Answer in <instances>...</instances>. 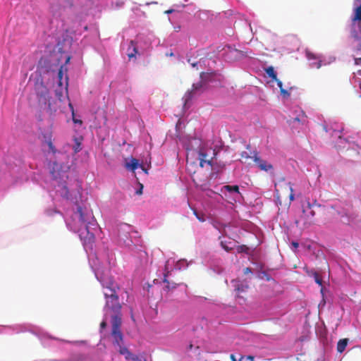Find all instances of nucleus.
<instances>
[{
  "instance_id": "obj_41",
  "label": "nucleus",
  "mask_w": 361,
  "mask_h": 361,
  "mask_svg": "<svg viewBox=\"0 0 361 361\" xmlns=\"http://www.w3.org/2000/svg\"><path fill=\"white\" fill-rule=\"evenodd\" d=\"M240 250L241 252H247V251L248 250V247L246 245H241L240 247Z\"/></svg>"
},
{
  "instance_id": "obj_44",
  "label": "nucleus",
  "mask_w": 361,
  "mask_h": 361,
  "mask_svg": "<svg viewBox=\"0 0 361 361\" xmlns=\"http://www.w3.org/2000/svg\"><path fill=\"white\" fill-rule=\"evenodd\" d=\"M275 81L276 82L277 85L280 88V90H281V88H283L282 81H281L279 79H278V80H275Z\"/></svg>"
},
{
  "instance_id": "obj_17",
  "label": "nucleus",
  "mask_w": 361,
  "mask_h": 361,
  "mask_svg": "<svg viewBox=\"0 0 361 361\" xmlns=\"http://www.w3.org/2000/svg\"><path fill=\"white\" fill-rule=\"evenodd\" d=\"M122 49L125 51L126 54L129 59L135 58L136 54H138V48L137 43L134 40L127 41L122 44Z\"/></svg>"
},
{
  "instance_id": "obj_16",
  "label": "nucleus",
  "mask_w": 361,
  "mask_h": 361,
  "mask_svg": "<svg viewBox=\"0 0 361 361\" xmlns=\"http://www.w3.org/2000/svg\"><path fill=\"white\" fill-rule=\"evenodd\" d=\"M30 324H14L10 326H3L0 329V334H19L23 332L29 331Z\"/></svg>"
},
{
  "instance_id": "obj_14",
  "label": "nucleus",
  "mask_w": 361,
  "mask_h": 361,
  "mask_svg": "<svg viewBox=\"0 0 361 361\" xmlns=\"http://www.w3.org/2000/svg\"><path fill=\"white\" fill-rule=\"evenodd\" d=\"M112 331L111 336L113 338V343H118L123 340V334L121 331L120 327L121 319L119 316L115 313L111 316Z\"/></svg>"
},
{
  "instance_id": "obj_15",
  "label": "nucleus",
  "mask_w": 361,
  "mask_h": 361,
  "mask_svg": "<svg viewBox=\"0 0 361 361\" xmlns=\"http://www.w3.org/2000/svg\"><path fill=\"white\" fill-rule=\"evenodd\" d=\"M121 355H124L126 360L131 361H144L143 357H139L129 351V350L123 345V341L118 343H113Z\"/></svg>"
},
{
  "instance_id": "obj_27",
  "label": "nucleus",
  "mask_w": 361,
  "mask_h": 361,
  "mask_svg": "<svg viewBox=\"0 0 361 361\" xmlns=\"http://www.w3.org/2000/svg\"><path fill=\"white\" fill-rule=\"evenodd\" d=\"M265 73L272 80H278L277 73L273 66H269L265 68Z\"/></svg>"
},
{
  "instance_id": "obj_47",
  "label": "nucleus",
  "mask_w": 361,
  "mask_h": 361,
  "mask_svg": "<svg viewBox=\"0 0 361 361\" xmlns=\"http://www.w3.org/2000/svg\"><path fill=\"white\" fill-rule=\"evenodd\" d=\"M263 275H264L267 277V281H269L270 276L269 274H267L265 271H262V273Z\"/></svg>"
},
{
  "instance_id": "obj_28",
  "label": "nucleus",
  "mask_w": 361,
  "mask_h": 361,
  "mask_svg": "<svg viewBox=\"0 0 361 361\" xmlns=\"http://www.w3.org/2000/svg\"><path fill=\"white\" fill-rule=\"evenodd\" d=\"M348 338L340 339L337 343V351L340 353H342L345 350V349L348 345Z\"/></svg>"
},
{
  "instance_id": "obj_19",
  "label": "nucleus",
  "mask_w": 361,
  "mask_h": 361,
  "mask_svg": "<svg viewBox=\"0 0 361 361\" xmlns=\"http://www.w3.org/2000/svg\"><path fill=\"white\" fill-rule=\"evenodd\" d=\"M39 139L41 141L42 147L44 149V142L53 139V133L51 128H47L41 129Z\"/></svg>"
},
{
  "instance_id": "obj_53",
  "label": "nucleus",
  "mask_w": 361,
  "mask_h": 361,
  "mask_svg": "<svg viewBox=\"0 0 361 361\" xmlns=\"http://www.w3.org/2000/svg\"><path fill=\"white\" fill-rule=\"evenodd\" d=\"M308 207H309L310 208H311L312 204H311V203H310V202H308Z\"/></svg>"
},
{
  "instance_id": "obj_39",
  "label": "nucleus",
  "mask_w": 361,
  "mask_h": 361,
  "mask_svg": "<svg viewBox=\"0 0 361 361\" xmlns=\"http://www.w3.org/2000/svg\"><path fill=\"white\" fill-rule=\"evenodd\" d=\"M123 1L121 0H118L115 2V8H120L123 6Z\"/></svg>"
},
{
  "instance_id": "obj_20",
  "label": "nucleus",
  "mask_w": 361,
  "mask_h": 361,
  "mask_svg": "<svg viewBox=\"0 0 361 361\" xmlns=\"http://www.w3.org/2000/svg\"><path fill=\"white\" fill-rule=\"evenodd\" d=\"M306 56L310 61V66L311 68H319L323 64H326V63H323L320 59L317 58L312 53L307 52Z\"/></svg>"
},
{
  "instance_id": "obj_40",
  "label": "nucleus",
  "mask_w": 361,
  "mask_h": 361,
  "mask_svg": "<svg viewBox=\"0 0 361 361\" xmlns=\"http://www.w3.org/2000/svg\"><path fill=\"white\" fill-rule=\"evenodd\" d=\"M221 247L226 251H229L231 250V247L226 245L223 241L221 242Z\"/></svg>"
},
{
  "instance_id": "obj_54",
  "label": "nucleus",
  "mask_w": 361,
  "mask_h": 361,
  "mask_svg": "<svg viewBox=\"0 0 361 361\" xmlns=\"http://www.w3.org/2000/svg\"><path fill=\"white\" fill-rule=\"evenodd\" d=\"M188 0H184V2H185V3H186V2H188Z\"/></svg>"
},
{
  "instance_id": "obj_24",
  "label": "nucleus",
  "mask_w": 361,
  "mask_h": 361,
  "mask_svg": "<svg viewBox=\"0 0 361 361\" xmlns=\"http://www.w3.org/2000/svg\"><path fill=\"white\" fill-rule=\"evenodd\" d=\"M185 4H175L172 5V6L167 11H165V13L167 15L172 13H179L183 10H185Z\"/></svg>"
},
{
  "instance_id": "obj_46",
  "label": "nucleus",
  "mask_w": 361,
  "mask_h": 361,
  "mask_svg": "<svg viewBox=\"0 0 361 361\" xmlns=\"http://www.w3.org/2000/svg\"><path fill=\"white\" fill-rule=\"evenodd\" d=\"M247 359L250 361H255V357L252 355H247Z\"/></svg>"
},
{
  "instance_id": "obj_38",
  "label": "nucleus",
  "mask_w": 361,
  "mask_h": 361,
  "mask_svg": "<svg viewBox=\"0 0 361 361\" xmlns=\"http://www.w3.org/2000/svg\"><path fill=\"white\" fill-rule=\"evenodd\" d=\"M107 326V322L105 319H103V321L100 324V331L102 332L103 329H106Z\"/></svg>"
},
{
  "instance_id": "obj_29",
  "label": "nucleus",
  "mask_w": 361,
  "mask_h": 361,
  "mask_svg": "<svg viewBox=\"0 0 361 361\" xmlns=\"http://www.w3.org/2000/svg\"><path fill=\"white\" fill-rule=\"evenodd\" d=\"M338 215L341 217V221L343 224H350L351 222L350 216L348 214V212L346 210H343L341 212H338Z\"/></svg>"
},
{
  "instance_id": "obj_43",
  "label": "nucleus",
  "mask_w": 361,
  "mask_h": 361,
  "mask_svg": "<svg viewBox=\"0 0 361 361\" xmlns=\"http://www.w3.org/2000/svg\"><path fill=\"white\" fill-rule=\"evenodd\" d=\"M291 247L297 249L299 247V243L296 241H293L291 243Z\"/></svg>"
},
{
  "instance_id": "obj_55",
  "label": "nucleus",
  "mask_w": 361,
  "mask_h": 361,
  "mask_svg": "<svg viewBox=\"0 0 361 361\" xmlns=\"http://www.w3.org/2000/svg\"><path fill=\"white\" fill-rule=\"evenodd\" d=\"M144 361H146V360H144Z\"/></svg>"
},
{
  "instance_id": "obj_6",
  "label": "nucleus",
  "mask_w": 361,
  "mask_h": 361,
  "mask_svg": "<svg viewBox=\"0 0 361 361\" xmlns=\"http://www.w3.org/2000/svg\"><path fill=\"white\" fill-rule=\"evenodd\" d=\"M189 265L186 259H180L176 262L173 259H169L166 260L164 269L163 272L161 273V276L160 279H154V283H164V286H163V289L164 291H171L176 289L177 287L180 288L181 290H185L187 286L185 283H176L173 281H169L168 278L171 275V271H173L174 266L175 269L182 270L186 269Z\"/></svg>"
},
{
  "instance_id": "obj_18",
  "label": "nucleus",
  "mask_w": 361,
  "mask_h": 361,
  "mask_svg": "<svg viewBox=\"0 0 361 361\" xmlns=\"http://www.w3.org/2000/svg\"><path fill=\"white\" fill-rule=\"evenodd\" d=\"M126 168L130 171L134 172L136 169L140 168L146 174L148 173L147 169L139 162L137 159L131 158L130 160L126 163Z\"/></svg>"
},
{
  "instance_id": "obj_50",
  "label": "nucleus",
  "mask_w": 361,
  "mask_h": 361,
  "mask_svg": "<svg viewBox=\"0 0 361 361\" xmlns=\"http://www.w3.org/2000/svg\"><path fill=\"white\" fill-rule=\"evenodd\" d=\"M173 55H174V54L173 51L166 54V56H173Z\"/></svg>"
},
{
  "instance_id": "obj_48",
  "label": "nucleus",
  "mask_w": 361,
  "mask_h": 361,
  "mask_svg": "<svg viewBox=\"0 0 361 361\" xmlns=\"http://www.w3.org/2000/svg\"><path fill=\"white\" fill-rule=\"evenodd\" d=\"M249 272H252V269L250 268V267H247L245 269V274H247V273H249Z\"/></svg>"
},
{
  "instance_id": "obj_36",
  "label": "nucleus",
  "mask_w": 361,
  "mask_h": 361,
  "mask_svg": "<svg viewBox=\"0 0 361 361\" xmlns=\"http://www.w3.org/2000/svg\"><path fill=\"white\" fill-rule=\"evenodd\" d=\"M280 92H281V94L284 98H288L290 96V93L287 90H286L284 88H281V90H280Z\"/></svg>"
},
{
  "instance_id": "obj_37",
  "label": "nucleus",
  "mask_w": 361,
  "mask_h": 361,
  "mask_svg": "<svg viewBox=\"0 0 361 361\" xmlns=\"http://www.w3.org/2000/svg\"><path fill=\"white\" fill-rule=\"evenodd\" d=\"M142 190H143V185L142 183H138V188L136 189L135 190V194L136 195H142Z\"/></svg>"
},
{
  "instance_id": "obj_23",
  "label": "nucleus",
  "mask_w": 361,
  "mask_h": 361,
  "mask_svg": "<svg viewBox=\"0 0 361 361\" xmlns=\"http://www.w3.org/2000/svg\"><path fill=\"white\" fill-rule=\"evenodd\" d=\"M73 145L72 146V149L74 154H77L80 152L82 150V141L83 137L82 136H74L73 138Z\"/></svg>"
},
{
  "instance_id": "obj_49",
  "label": "nucleus",
  "mask_w": 361,
  "mask_h": 361,
  "mask_svg": "<svg viewBox=\"0 0 361 361\" xmlns=\"http://www.w3.org/2000/svg\"><path fill=\"white\" fill-rule=\"evenodd\" d=\"M288 185H289V187H290V193H294V190H293L292 184L290 183H289Z\"/></svg>"
},
{
  "instance_id": "obj_35",
  "label": "nucleus",
  "mask_w": 361,
  "mask_h": 361,
  "mask_svg": "<svg viewBox=\"0 0 361 361\" xmlns=\"http://www.w3.org/2000/svg\"><path fill=\"white\" fill-rule=\"evenodd\" d=\"M99 0H97V1H94V0H87V6H90L91 8L92 6H94L96 8H97L99 5Z\"/></svg>"
},
{
  "instance_id": "obj_21",
  "label": "nucleus",
  "mask_w": 361,
  "mask_h": 361,
  "mask_svg": "<svg viewBox=\"0 0 361 361\" xmlns=\"http://www.w3.org/2000/svg\"><path fill=\"white\" fill-rule=\"evenodd\" d=\"M232 286L234 288V290L238 293H244L248 288V286L246 283L241 281L238 279H233L231 281Z\"/></svg>"
},
{
  "instance_id": "obj_51",
  "label": "nucleus",
  "mask_w": 361,
  "mask_h": 361,
  "mask_svg": "<svg viewBox=\"0 0 361 361\" xmlns=\"http://www.w3.org/2000/svg\"><path fill=\"white\" fill-rule=\"evenodd\" d=\"M310 214H311V216H314V212L312 211V212H310Z\"/></svg>"
},
{
  "instance_id": "obj_52",
  "label": "nucleus",
  "mask_w": 361,
  "mask_h": 361,
  "mask_svg": "<svg viewBox=\"0 0 361 361\" xmlns=\"http://www.w3.org/2000/svg\"><path fill=\"white\" fill-rule=\"evenodd\" d=\"M200 299H204V300H207V298H202V297H199Z\"/></svg>"
},
{
  "instance_id": "obj_8",
  "label": "nucleus",
  "mask_w": 361,
  "mask_h": 361,
  "mask_svg": "<svg viewBox=\"0 0 361 361\" xmlns=\"http://www.w3.org/2000/svg\"><path fill=\"white\" fill-rule=\"evenodd\" d=\"M50 73L49 69L47 68L37 66L35 71L36 82L35 83V90L37 94L38 103L41 108L49 109L50 108V93L49 89L44 83L43 75H49Z\"/></svg>"
},
{
  "instance_id": "obj_12",
  "label": "nucleus",
  "mask_w": 361,
  "mask_h": 361,
  "mask_svg": "<svg viewBox=\"0 0 361 361\" xmlns=\"http://www.w3.org/2000/svg\"><path fill=\"white\" fill-rule=\"evenodd\" d=\"M219 56L224 61L231 63L241 59L245 56V54L243 51L231 45H226L219 51Z\"/></svg>"
},
{
  "instance_id": "obj_2",
  "label": "nucleus",
  "mask_w": 361,
  "mask_h": 361,
  "mask_svg": "<svg viewBox=\"0 0 361 361\" xmlns=\"http://www.w3.org/2000/svg\"><path fill=\"white\" fill-rule=\"evenodd\" d=\"M29 332L36 336L40 341L42 345L45 348H51L54 352H66L70 357L68 359H51L42 360L41 361H85L87 358V355L84 353H74L68 350L66 345L72 343L68 340H61L56 337L51 336L41 328L31 325Z\"/></svg>"
},
{
  "instance_id": "obj_25",
  "label": "nucleus",
  "mask_w": 361,
  "mask_h": 361,
  "mask_svg": "<svg viewBox=\"0 0 361 361\" xmlns=\"http://www.w3.org/2000/svg\"><path fill=\"white\" fill-rule=\"evenodd\" d=\"M309 275L312 276L314 278L315 283L322 287L321 293L323 295L324 294L323 281H322V278L319 275V274L316 271L312 270L311 272L309 273Z\"/></svg>"
},
{
  "instance_id": "obj_22",
  "label": "nucleus",
  "mask_w": 361,
  "mask_h": 361,
  "mask_svg": "<svg viewBox=\"0 0 361 361\" xmlns=\"http://www.w3.org/2000/svg\"><path fill=\"white\" fill-rule=\"evenodd\" d=\"M43 150L48 155H55L56 153L59 152L58 149L56 148L55 145L53 143V139L44 142V147Z\"/></svg>"
},
{
  "instance_id": "obj_1",
  "label": "nucleus",
  "mask_w": 361,
  "mask_h": 361,
  "mask_svg": "<svg viewBox=\"0 0 361 361\" xmlns=\"http://www.w3.org/2000/svg\"><path fill=\"white\" fill-rule=\"evenodd\" d=\"M50 173L52 177L51 185L54 188L49 192L52 203L44 209V214L47 216H53L56 214H61L57 209L58 202L61 200L72 204L73 216L71 219H65L66 226L70 231L78 234L95 278L102 286L109 292L104 293L106 299L104 311L110 310L114 313H118L121 308L117 295L118 287L111 273V269L115 264L114 255L112 253L107 255L108 264H104L94 253H92L98 224L92 209L81 200L80 192L81 186L77 181L75 189H71L69 187L70 167L67 165L54 161L50 168Z\"/></svg>"
},
{
  "instance_id": "obj_13",
  "label": "nucleus",
  "mask_w": 361,
  "mask_h": 361,
  "mask_svg": "<svg viewBox=\"0 0 361 361\" xmlns=\"http://www.w3.org/2000/svg\"><path fill=\"white\" fill-rule=\"evenodd\" d=\"M251 154L252 156L249 157L252 159L261 171L267 172L271 176H274V169L271 164L262 159L256 150L251 152Z\"/></svg>"
},
{
  "instance_id": "obj_5",
  "label": "nucleus",
  "mask_w": 361,
  "mask_h": 361,
  "mask_svg": "<svg viewBox=\"0 0 361 361\" xmlns=\"http://www.w3.org/2000/svg\"><path fill=\"white\" fill-rule=\"evenodd\" d=\"M354 16L352 18L351 37L355 64L361 66V0L354 1Z\"/></svg>"
},
{
  "instance_id": "obj_10",
  "label": "nucleus",
  "mask_w": 361,
  "mask_h": 361,
  "mask_svg": "<svg viewBox=\"0 0 361 361\" xmlns=\"http://www.w3.org/2000/svg\"><path fill=\"white\" fill-rule=\"evenodd\" d=\"M213 78L214 74L212 73H201L200 81L197 83H194L192 85V89L187 91L183 98V109L185 111L190 109L192 99L195 95L200 94L209 87V83L213 80Z\"/></svg>"
},
{
  "instance_id": "obj_33",
  "label": "nucleus",
  "mask_w": 361,
  "mask_h": 361,
  "mask_svg": "<svg viewBox=\"0 0 361 361\" xmlns=\"http://www.w3.org/2000/svg\"><path fill=\"white\" fill-rule=\"evenodd\" d=\"M188 62L191 64L192 67H197L198 66H202V65H205L206 59H201L199 61L192 62L190 59H188Z\"/></svg>"
},
{
  "instance_id": "obj_3",
  "label": "nucleus",
  "mask_w": 361,
  "mask_h": 361,
  "mask_svg": "<svg viewBox=\"0 0 361 361\" xmlns=\"http://www.w3.org/2000/svg\"><path fill=\"white\" fill-rule=\"evenodd\" d=\"M72 43L73 38L66 33L62 35L61 39H59L54 48V51L61 55H65V63L60 66L57 72V87L55 90V92L59 100H61L62 97L64 96L68 97V76L67 74L68 68H66V64L69 63L71 59L68 52Z\"/></svg>"
},
{
  "instance_id": "obj_34",
  "label": "nucleus",
  "mask_w": 361,
  "mask_h": 361,
  "mask_svg": "<svg viewBox=\"0 0 361 361\" xmlns=\"http://www.w3.org/2000/svg\"><path fill=\"white\" fill-rule=\"evenodd\" d=\"M193 211V214L196 216V218L201 222H204L206 219L204 214L199 213L195 209H192Z\"/></svg>"
},
{
  "instance_id": "obj_4",
  "label": "nucleus",
  "mask_w": 361,
  "mask_h": 361,
  "mask_svg": "<svg viewBox=\"0 0 361 361\" xmlns=\"http://www.w3.org/2000/svg\"><path fill=\"white\" fill-rule=\"evenodd\" d=\"M324 129L330 134L334 146L338 150L346 149L347 151L352 152L351 156L361 157V147L357 142V137H343L342 127L338 128L333 126L329 128L327 126H324Z\"/></svg>"
},
{
  "instance_id": "obj_9",
  "label": "nucleus",
  "mask_w": 361,
  "mask_h": 361,
  "mask_svg": "<svg viewBox=\"0 0 361 361\" xmlns=\"http://www.w3.org/2000/svg\"><path fill=\"white\" fill-rule=\"evenodd\" d=\"M117 235L121 245L133 250L140 241L137 231H133V227L126 223H120L117 226Z\"/></svg>"
},
{
  "instance_id": "obj_7",
  "label": "nucleus",
  "mask_w": 361,
  "mask_h": 361,
  "mask_svg": "<svg viewBox=\"0 0 361 361\" xmlns=\"http://www.w3.org/2000/svg\"><path fill=\"white\" fill-rule=\"evenodd\" d=\"M181 142L186 151H192L195 149L198 151L200 165L204 167V164L212 166V159L216 156L215 150L212 147L207 148L202 144L200 139L186 136L181 139Z\"/></svg>"
},
{
  "instance_id": "obj_11",
  "label": "nucleus",
  "mask_w": 361,
  "mask_h": 361,
  "mask_svg": "<svg viewBox=\"0 0 361 361\" xmlns=\"http://www.w3.org/2000/svg\"><path fill=\"white\" fill-rule=\"evenodd\" d=\"M307 123V117L304 111L299 106H295L290 111L287 123L293 130L299 132Z\"/></svg>"
},
{
  "instance_id": "obj_42",
  "label": "nucleus",
  "mask_w": 361,
  "mask_h": 361,
  "mask_svg": "<svg viewBox=\"0 0 361 361\" xmlns=\"http://www.w3.org/2000/svg\"><path fill=\"white\" fill-rule=\"evenodd\" d=\"M231 359L232 361H241V360L243 359V356H241L240 359L237 360L235 356L234 355L231 354Z\"/></svg>"
},
{
  "instance_id": "obj_32",
  "label": "nucleus",
  "mask_w": 361,
  "mask_h": 361,
  "mask_svg": "<svg viewBox=\"0 0 361 361\" xmlns=\"http://www.w3.org/2000/svg\"><path fill=\"white\" fill-rule=\"evenodd\" d=\"M61 9V7L59 5H54L52 3L50 4V10L53 13L54 16H58Z\"/></svg>"
},
{
  "instance_id": "obj_30",
  "label": "nucleus",
  "mask_w": 361,
  "mask_h": 361,
  "mask_svg": "<svg viewBox=\"0 0 361 361\" xmlns=\"http://www.w3.org/2000/svg\"><path fill=\"white\" fill-rule=\"evenodd\" d=\"M68 107L71 111V114H72V121L73 122L75 123V124H79V125H82V121L81 119L80 118H77L75 117V110H74V106L73 105V104L71 102H69L68 103Z\"/></svg>"
},
{
  "instance_id": "obj_26",
  "label": "nucleus",
  "mask_w": 361,
  "mask_h": 361,
  "mask_svg": "<svg viewBox=\"0 0 361 361\" xmlns=\"http://www.w3.org/2000/svg\"><path fill=\"white\" fill-rule=\"evenodd\" d=\"M224 190L227 191L229 193L240 195L239 187L237 185H226L221 189L222 192Z\"/></svg>"
},
{
  "instance_id": "obj_31",
  "label": "nucleus",
  "mask_w": 361,
  "mask_h": 361,
  "mask_svg": "<svg viewBox=\"0 0 361 361\" xmlns=\"http://www.w3.org/2000/svg\"><path fill=\"white\" fill-rule=\"evenodd\" d=\"M185 12L191 15V14H196V12H197V8L195 6V5H194L193 4H185Z\"/></svg>"
},
{
  "instance_id": "obj_45",
  "label": "nucleus",
  "mask_w": 361,
  "mask_h": 361,
  "mask_svg": "<svg viewBox=\"0 0 361 361\" xmlns=\"http://www.w3.org/2000/svg\"><path fill=\"white\" fill-rule=\"evenodd\" d=\"M289 200L290 201H293L295 200V194L294 193H290Z\"/></svg>"
}]
</instances>
